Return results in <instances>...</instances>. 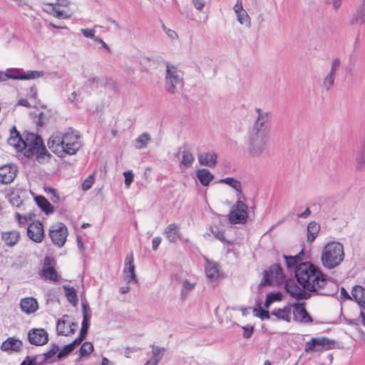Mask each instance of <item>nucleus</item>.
I'll return each instance as SVG.
<instances>
[{"label": "nucleus", "mask_w": 365, "mask_h": 365, "mask_svg": "<svg viewBox=\"0 0 365 365\" xmlns=\"http://www.w3.org/2000/svg\"><path fill=\"white\" fill-rule=\"evenodd\" d=\"M235 207L237 211H241L242 214L237 215L235 212H230L229 220L233 224H245L248 218V207L241 200V197L238 195V200L236 202Z\"/></svg>", "instance_id": "nucleus-12"}, {"label": "nucleus", "mask_w": 365, "mask_h": 365, "mask_svg": "<svg viewBox=\"0 0 365 365\" xmlns=\"http://www.w3.org/2000/svg\"><path fill=\"white\" fill-rule=\"evenodd\" d=\"M257 118L249 133L267 135L268 123L270 120V115L268 112H263L260 108L256 109Z\"/></svg>", "instance_id": "nucleus-10"}, {"label": "nucleus", "mask_w": 365, "mask_h": 365, "mask_svg": "<svg viewBox=\"0 0 365 365\" xmlns=\"http://www.w3.org/2000/svg\"><path fill=\"white\" fill-rule=\"evenodd\" d=\"M205 272L210 279H217L219 275V265L216 262L207 260Z\"/></svg>", "instance_id": "nucleus-31"}, {"label": "nucleus", "mask_w": 365, "mask_h": 365, "mask_svg": "<svg viewBox=\"0 0 365 365\" xmlns=\"http://www.w3.org/2000/svg\"><path fill=\"white\" fill-rule=\"evenodd\" d=\"M44 72L42 71H27L26 72L23 71L21 75V80H30L35 79L42 77Z\"/></svg>", "instance_id": "nucleus-47"}, {"label": "nucleus", "mask_w": 365, "mask_h": 365, "mask_svg": "<svg viewBox=\"0 0 365 365\" xmlns=\"http://www.w3.org/2000/svg\"><path fill=\"white\" fill-rule=\"evenodd\" d=\"M285 289L287 293L291 297L297 299H307L311 297V294L307 290L304 289L302 287H299L294 282L289 281L287 282L285 284Z\"/></svg>", "instance_id": "nucleus-17"}, {"label": "nucleus", "mask_w": 365, "mask_h": 365, "mask_svg": "<svg viewBox=\"0 0 365 365\" xmlns=\"http://www.w3.org/2000/svg\"><path fill=\"white\" fill-rule=\"evenodd\" d=\"M20 365H37L36 356H26V359Z\"/></svg>", "instance_id": "nucleus-59"}, {"label": "nucleus", "mask_w": 365, "mask_h": 365, "mask_svg": "<svg viewBox=\"0 0 365 365\" xmlns=\"http://www.w3.org/2000/svg\"><path fill=\"white\" fill-rule=\"evenodd\" d=\"M295 277L304 289L317 295L334 296L339 290L338 284L312 262L300 263Z\"/></svg>", "instance_id": "nucleus-1"}, {"label": "nucleus", "mask_w": 365, "mask_h": 365, "mask_svg": "<svg viewBox=\"0 0 365 365\" xmlns=\"http://www.w3.org/2000/svg\"><path fill=\"white\" fill-rule=\"evenodd\" d=\"M79 138L77 131H68L62 136H51L48 141V148L59 158L75 155L82 146Z\"/></svg>", "instance_id": "nucleus-3"}, {"label": "nucleus", "mask_w": 365, "mask_h": 365, "mask_svg": "<svg viewBox=\"0 0 365 365\" xmlns=\"http://www.w3.org/2000/svg\"><path fill=\"white\" fill-rule=\"evenodd\" d=\"M267 135L249 133L247 143V155L250 158H260L268 153Z\"/></svg>", "instance_id": "nucleus-5"}, {"label": "nucleus", "mask_w": 365, "mask_h": 365, "mask_svg": "<svg viewBox=\"0 0 365 365\" xmlns=\"http://www.w3.org/2000/svg\"><path fill=\"white\" fill-rule=\"evenodd\" d=\"M81 306L83 312V321L81 324L80 335L81 337L86 338L91 318V310L86 300L82 302Z\"/></svg>", "instance_id": "nucleus-19"}, {"label": "nucleus", "mask_w": 365, "mask_h": 365, "mask_svg": "<svg viewBox=\"0 0 365 365\" xmlns=\"http://www.w3.org/2000/svg\"><path fill=\"white\" fill-rule=\"evenodd\" d=\"M355 163L358 170H365V135L361 141V147L356 152Z\"/></svg>", "instance_id": "nucleus-28"}, {"label": "nucleus", "mask_w": 365, "mask_h": 365, "mask_svg": "<svg viewBox=\"0 0 365 365\" xmlns=\"http://www.w3.org/2000/svg\"><path fill=\"white\" fill-rule=\"evenodd\" d=\"M35 200L38 206L46 214L51 213L53 211V207L43 196H37Z\"/></svg>", "instance_id": "nucleus-37"}, {"label": "nucleus", "mask_w": 365, "mask_h": 365, "mask_svg": "<svg viewBox=\"0 0 365 365\" xmlns=\"http://www.w3.org/2000/svg\"><path fill=\"white\" fill-rule=\"evenodd\" d=\"M28 339L31 344L42 346L48 341V334L44 329H32L28 333Z\"/></svg>", "instance_id": "nucleus-15"}, {"label": "nucleus", "mask_w": 365, "mask_h": 365, "mask_svg": "<svg viewBox=\"0 0 365 365\" xmlns=\"http://www.w3.org/2000/svg\"><path fill=\"white\" fill-rule=\"evenodd\" d=\"M23 74V71L19 68H9L7 69L4 73L3 72L1 81H5L9 78L15 79V80H21V75Z\"/></svg>", "instance_id": "nucleus-38"}, {"label": "nucleus", "mask_w": 365, "mask_h": 365, "mask_svg": "<svg viewBox=\"0 0 365 365\" xmlns=\"http://www.w3.org/2000/svg\"><path fill=\"white\" fill-rule=\"evenodd\" d=\"M68 235V228L62 222H57L54 225H52L48 230V236L51 238L53 244L59 248L64 246Z\"/></svg>", "instance_id": "nucleus-8"}, {"label": "nucleus", "mask_w": 365, "mask_h": 365, "mask_svg": "<svg viewBox=\"0 0 365 365\" xmlns=\"http://www.w3.org/2000/svg\"><path fill=\"white\" fill-rule=\"evenodd\" d=\"M233 10L236 15H237L240 13H242V11H245L243 9L242 5V0H237L236 4H235L233 7Z\"/></svg>", "instance_id": "nucleus-57"}, {"label": "nucleus", "mask_w": 365, "mask_h": 365, "mask_svg": "<svg viewBox=\"0 0 365 365\" xmlns=\"http://www.w3.org/2000/svg\"><path fill=\"white\" fill-rule=\"evenodd\" d=\"M52 259L46 257L44 259V266L41 271V276L45 279H49L53 282H58L59 277L55 270L54 267L51 266Z\"/></svg>", "instance_id": "nucleus-20"}, {"label": "nucleus", "mask_w": 365, "mask_h": 365, "mask_svg": "<svg viewBox=\"0 0 365 365\" xmlns=\"http://www.w3.org/2000/svg\"><path fill=\"white\" fill-rule=\"evenodd\" d=\"M335 341L326 337L312 338L307 341L305 346V351L311 352L313 351H321L322 350H329L334 346Z\"/></svg>", "instance_id": "nucleus-11"}, {"label": "nucleus", "mask_w": 365, "mask_h": 365, "mask_svg": "<svg viewBox=\"0 0 365 365\" xmlns=\"http://www.w3.org/2000/svg\"><path fill=\"white\" fill-rule=\"evenodd\" d=\"M165 88L170 93L174 94L183 86V75L176 66L166 63Z\"/></svg>", "instance_id": "nucleus-6"}, {"label": "nucleus", "mask_w": 365, "mask_h": 365, "mask_svg": "<svg viewBox=\"0 0 365 365\" xmlns=\"http://www.w3.org/2000/svg\"><path fill=\"white\" fill-rule=\"evenodd\" d=\"M163 29L171 39H175L178 38V34L175 31L166 28L165 25H163Z\"/></svg>", "instance_id": "nucleus-60"}, {"label": "nucleus", "mask_w": 365, "mask_h": 365, "mask_svg": "<svg viewBox=\"0 0 365 365\" xmlns=\"http://www.w3.org/2000/svg\"><path fill=\"white\" fill-rule=\"evenodd\" d=\"M201 165L214 168L217 165V155L215 152H204L197 155Z\"/></svg>", "instance_id": "nucleus-21"}, {"label": "nucleus", "mask_w": 365, "mask_h": 365, "mask_svg": "<svg viewBox=\"0 0 365 365\" xmlns=\"http://www.w3.org/2000/svg\"><path fill=\"white\" fill-rule=\"evenodd\" d=\"M341 297L344 299L352 300V295H349L344 287H341L340 289Z\"/></svg>", "instance_id": "nucleus-64"}, {"label": "nucleus", "mask_w": 365, "mask_h": 365, "mask_svg": "<svg viewBox=\"0 0 365 365\" xmlns=\"http://www.w3.org/2000/svg\"><path fill=\"white\" fill-rule=\"evenodd\" d=\"M242 329H244V334L243 336L245 339H250L253 333L254 328L253 327H243Z\"/></svg>", "instance_id": "nucleus-61"}, {"label": "nucleus", "mask_w": 365, "mask_h": 365, "mask_svg": "<svg viewBox=\"0 0 365 365\" xmlns=\"http://www.w3.org/2000/svg\"><path fill=\"white\" fill-rule=\"evenodd\" d=\"M73 351V349H72L71 345L67 344L64 346L62 349H61L60 351L58 350L57 354V359L58 360L61 359L62 358L68 355Z\"/></svg>", "instance_id": "nucleus-51"}, {"label": "nucleus", "mask_w": 365, "mask_h": 365, "mask_svg": "<svg viewBox=\"0 0 365 365\" xmlns=\"http://www.w3.org/2000/svg\"><path fill=\"white\" fill-rule=\"evenodd\" d=\"M282 299V294L281 292L269 293L267 295L266 300L264 302V307L268 309L270 305L274 302H279Z\"/></svg>", "instance_id": "nucleus-43"}, {"label": "nucleus", "mask_w": 365, "mask_h": 365, "mask_svg": "<svg viewBox=\"0 0 365 365\" xmlns=\"http://www.w3.org/2000/svg\"><path fill=\"white\" fill-rule=\"evenodd\" d=\"M292 308L289 306L282 309H275L272 312V314L275 316L278 319L290 322L292 319Z\"/></svg>", "instance_id": "nucleus-29"}, {"label": "nucleus", "mask_w": 365, "mask_h": 365, "mask_svg": "<svg viewBox=\"0 0 365 365\" xmlns=\"http://www.w3.org/2000/svg\"><path fill=\"white\" fill-rule=\"evenodd\" d=\"M84 339V337H81V336L79 334V336L74 341L69 344V345H71L72 349L74 350L76 346L80 344Z\"/></svg>", "instance_id": "nucleus-63"}, {"label": "nucleus", "mask_w": 365, "mask_h": 365, "mask_svg": "<svg viewBox=\"0 0 365 365\" xmlns=\"http://www.w3.org/2000/svg\"><path fill=\"white\" fill-rule=\"evenodd\" d=\"M303 254V251H302L299 255L296 256H287V255H283V257L285 259L286 266L288 269H293L294 272L296 271L297 268L301 263V257L300 255Z\"/></svg>", "instance_id": "nucleus-35"}, {"label": "nucleus", "mask_w": 365, "mask_h": 365, "mask_svg": "<svg viewBox=\"0 0 365 365\" xmlns=\"http://www.w3.org/2000/svg\"><path fill=\"white\" fill-rule=\"evenodd\" d=\"M341 66V61L339 58H334L330 64L329 71L324 75L322 81V88L326 91H331L335 83L337 71Z\"/></svg>", "instance_id": "nucleus-9"}, {"label": "nucleus", "mask_w": 365, "mask_h": 365, "mask_svg": "<svg viewBox=\"0 0 365 365\" xmlns=\"http://www.w3.org/2000/svg\"><path fill=\"white\" fill-rule=\"evenodd\" d=\"M182 155L181 165L185 168H190L195 160L193 155L189 150H183Z\"/></svg>", "instance_id": "nucleus-42"}, {"label": "nucleus", "mask_w": 365, "mask_h": 365, "mask_svg": "<svg viewBox=\"0 0 365 365\" xmlns=\"http://www.w3.org/2000/svg\"><path fill=\"white\" fill-rule=\"evenodd\" d=\"M284 279L281 266L278 264L272 265L269 270L264 271L263 281L259 284V287H263L266 284L270 286H277L282 284Z\"/></svg>", "instance_id": "nucleus-7"}, {"label": "nucleus", "mask_w": 365, "mask_h": 365, "mask_svg": "<svg viewBox=\"0 0 365 365\" xmlns=\"http://www.w3.org/2000/svg\"><path fill=\"white\" fill-rule=\"evenodd\" d=\"M22 341L14 337H9L1 345L3 351H19L22 348Z\"/></svg>", "instance_id": "nucleus-22"}, {"label": "nucleus", "mask_w": 365, "mask_h": 365, "mask_svg": "<svg viewBox=\"0 0 365 365\" xmlns=\"http://www.w3.org/2000/svg\"><path fill=\"white\" fill-rule=\"evenodd\" d=\"M8 143L15 148L16 151L26 150L25 155L28 158L36 155V160L40 163L47 161L51 156L40 136L34 133H27L26 138L23 139L15 126H13L10 130Z\"/></svg>", "instance_id": "nucleus-2"}, {"label": "nucleus", "mask_w": 365, "mask_h": 365, "mask_svg": "<svg viewBox=\"0 0 365 365\" xmlns=\"http://www.w3.org/2000/svg\"><path fill=\"white\" fill-rule=\"evenodd\" d=\"M82 34L86 38H91L95 41V38L97 37L95 36V31L93 29H81Z\"/></svg>", "instance_id": "nucleus-56"}, {"label": "nucleus", "mask_w": 365, "mask_h": 365, "mask_svg": "<svg viewBox=\"0 0 365 365\" xmlns=\"http://www.w3.org/2000/svg\"><path fill=\"white\" fill-rule=\"evenodd\" d=\"M161 242V238L160 237H155L152 240V247L154 250H158Z\"/></svg>", "instance_id": "nucleus-62"}, {"label": "nucleus", "mask_w": 365, "mask_h": 365, "mask_svg": "<svg viewBox=\"0 0 365 365\" xmlns=\"http://www.w3.org/2000/svg\"><path fill=\"white\" fill-rule=\"evenodd\" d=\"M20 307L23 312L30 314L34 313L38 309V304L35 298L26 297L21 300Z\"/></svg>", "instance_id": "nucleus-23"}, {"label": "nucleus", "mask_w": 365, "mask_h": 365, "mask_svg": "<svg viewBox=\"0 0 365 365\" xmlns=\"http://www.w3.org/2000/svg\"><path fill=\"white\" fill-rule=\"evenodd\" d=\"M1 239L9 247H14L20 239V232L17 230L3 232Z\"/></svg>", "instance_id": "nucleus-26"}, {"label": "nucleus", "mask_w": 365, "mask_h": 365, "mask_svg": "<svg viewBox=\"0 0 365 365\" xmlns=\"http://www.w3.org/2000/svg\"><path fill=\"white\" fill-rule=\"evenodd\" d=\"M255 315L262 320L269 319L270 318V313L269 311L264 309L260 305L258 307L255 308L253 310Z\"/></svg>", "instance_id": "nucleus-49"}, {"label": "nucleus", "mask_w": 365, "mask_h": 365, "mask_svg": "<svg viewBox=\"0 0 365 365\" xmlns=\"http://www.w3.org/2000/svg\"><path fill=\"white\" fill-rule=\"evenodd\" d=\"M164 235L170 242H175L180 237V228L175 223L169 225L164 230Z\"/></svg>", "instance_id": "nucleus-27"}, {"label": "nucleus", "mask_w": 365, "mask_h": 365, "mask_svg": "<svg viewBox=\"0 0 365 365\" xmlns=\"http://www.w3.org/2000/svg\"><path fill=\"white\" fill-rule=\"evenodd\" d=\"M320 230V225L316 222H311L307 225V242L312 243Z\"/></svg>", "instance_id": "nucleus-33"}, {"label": "nucleus", "mask_w": 365, "mask_h": 365, "mask_svg": "<svg viewBox=\"0 0 365 365\" xmlns=\"http://www.w3.org/2000/svg\"><path fill=\"white\" fill-rule=\"evenodd\" d=\"M236 16L240 24L244 25L247 28L251 27V18L246 11L238 14Z\"/></svg>", "instance_id": "nucleus-44"}, {"label": "nucleus", "mask_w": 365, "mask_h": 365, "mask_svg": "<svg viewBox=\"0 0 365 365\" xmlns=\"http://www.w3.org/2000/svg\"><path fill=\"white\" fill-rule=\"evenodd\" d=\"M151 138L148 133H143L138 136L135 140V147L137 149H143L147 147Z\"/></svg>", "instance_id": "nucleus-39"}, {"label": "nucleus", "mask_w": 365, "mask_h": 365, "mask_svg": "<svg viewBox=\"0 0 365 365\" xmlns=\"http://www.w3.org/2000/svg\"><path fill=\"white\" fill-rule=\"evenodd\" d=\"M94 182V176L93 175H90L88 176L83 182L81 185V187L83 190H89Z\"/></svg>", "instance_id": "nucleus-52"}, {"label": "nucleus", "mask_w": 365, "mask_h": 365, "mask_svg": "<svg viewBox=\"0 0 365 365\" xmlns=\"http://www.w3.org/2000/svg\"><path fill=\"white\" fill-rule=\"evenodd\" d=\"M88 86L93 89L106 87L117 91L118 88V83L115 81L105 76L91 77L88 80Z\"/></svg>", "instance_id": "nucleus-13"}, {"label": "nucleus", "mask_w": 365, "mask_h": 365, "mask_svg": "<svg viewBox=\"0 0 365 365\" xmlns=\"http://www.w3.org/2000/svg\"><path fill=\"white\" fill-rule=\"evenodd\" d=\"M351 24H365V0H363L360 7L354 14L351 20Z\"/></svg>", "instance_id": "nucleus-30"}, {"label": "nucleus", "mask_w": 365, "mask_h": 365, "mask_svg": "<svg viewBox=\"0 0 365 365\" xmlns=\"http://www.w3.org/2000/svg\"><path fill=\"white\" fill-rule=\"evenodd\" d=\"M51 14L58 19H69L71 15L67 14L64 11L57 9L55 6L52 7Z\"/></svg>", "instance_id": "nucleus-50"}, {"label": "nucleus", "mask_w": 365, "mask_h": 365, "mask_svg": "<svg viewBox=\"0 0 365 365\" xmlns=\"http://www.w3.org/2000/svg\"><path fill=\"white\" fill-rule=\"evenodd\" d=\"M152 348V357L153 360L156 361L157 362H160V361L162 359L163 354L165 351V349L163 347H159L155 345L151 346Z\"/></svg>", "instance_id": "nucleus-45"}, {"label": "nucleus", "mask_w": 365, "mask_h": 365, "mask_svg": "<svg viewBox=\"0 0 365 365\" xmlns=\"http://www.w3.org/2000/svg\"><path fill=\"white\" fill-rule=\"evenodd\" d=\"M352 299L354 300L362 309H365V288L360 285H355L351 292Z\"/></svg>", "instance_id": "nucleus-25"}, {"label": "nucleus", "mask_w": 365, "mask_h": 365, "mask_svg": "<svg viewBox=\"0 0 365 365\" xmlns=\"http://www.w3.org/2000/svg\"><path fill=\"white\" fill-rule=\"evenodd\" d=\"M93 351V345L91 342L86 341L84 342L80 349L79 354L81 357H84L89 355Z\"/></svg>", "instance_id": "nucleus-48"}, {"label": "nucleus", "mask_w": 365, "mask_h": 365, "mask_svg": "<svg viewBox=\"0 0 365 365\" xmlns=\"http://www.w3.org/2000/svg\"><path fill=\"white\" fill-rule=\"evenodd\" d=\"M211 232L216 239L219 240L220 241H221L222 242H227L226 241V239L225 238L224 232L222 231H220L218 230H214L212 228Z\"/></svg>", "instance_id": "nucleus-55"}, {"label": "nucleus", "mask_w": 365, "mask_h": 365, "mask_svg": "<svg viewBox=\"0 0 365 365\" xmlns=\"http://www.w3.org/2000/svg\"><path fill=\"white\" fill-rule=\"evenodd\" d=\"M221 182L226 183L234 188L236 191L239 192V195L242 194V186L240 181L232 178H227L225 179H222L220 180Z\"/></svg>", "instance_id": "nucleus-46"}, {"label": "nucleus", "mask_w": 365, "mask_h": 365, "mask_svg": "<svg viewBox=\"0 0 365 365\" xmlns=\"http://www.w3.org/2000/svg\"><path fill=\"white\" fill-rule=\"evenodd\" d=\"M133 261V255L131 252L128 254L125 257V267L123 269V272L125 274V280L128 283H136L138 282L137 276L135 272V265Z\"/></svg>", "instance_id": "nucleus-18"}, {"label": "nucleus", "mask_w": 365, "mask_h": 365, "mask_svg": "<svg viewBox=\"0 0 365 365\" xmlns=\"http://www.w3.org/2000/svg\"><path fill=\"white\" fill-rule=\"evenodd\" d=\"M125 177V185L127 187H130V184L133 181L134 175L131 170H128L123 173Z\"/></svg>", "instance_id": "nucleus-53"}, {"label": "nucleus", "mask_w": 365, "mask_h": 365, "mask_svg": "<svg viewBox=\"0 0 365 365\" xmlns=\"http://www.w3.org/2000/svg\"><path fill=\"white\" fill-rule=\"evenodd\" d=\"M8 168L6 167L0 169V182L3 184L11 183L15 178V173L14 172L6 173Z\"/></svg>", "instance_id": "nucleus-40"}, {"label": "nucleus", "mask_w": 365, "mask_h": 365, "mask_svg": "<svg viewBox=\"0 0 365 365\" xmlns=\"http://www.w3.org/2000/svg\"><path fill=\"white\" fill-rule=\"evenodd\" d=\"M27 235L33 242H41L45 237L43 224L39 220L31 223L27 228Z\"/></svg>", "instance_id": "nucleus-14"}, {"label": "nucleus", "mask_w": 365, "mask_h": 365, "mask_svg": "<svg viewBox=\"0 0 365 365\" xmlns=\"http://www.w3.org/2000/svg\"><path fill=\"white\" fill-rule=\"evenodd\" d=\"M63 288L67 300L73 306H76L78 304V298L76 289L69 285H63Z\"/></svg>", "instance_id": "nucleus-36"}, {"label": "nucleus", "mask_w": 365, "mask_h": 365, "mask_svg": "<svg viewBox=\"0 0 365 365\" xmlns=\"http://www.w3.org/2000/svg\"><path fill=\"white\" fill-rule=\"evenodd\" d=\"M344 257L343 245L339 242L331 241L324 246L320 259L324 267L332 269L341 264Z\"/></svg>", "instance_id": "nucleus-4"}, {"label": "nucleus", "mask_w": 365, "mask_h": 365, "mask_svg": "<svg viewBox=\"0 0 365 365\" xmlns=\"http://www.w3.org/2000/svg\"><path fill=\"white\" fill-rule=\"evenodd\" d=\"M16 220L18 221L19 225H25L27 223L29 220L31 219L30 216L29 215H21L19 212H16L15 215Z\"/></svg>", "instance_id": "nucleus-54"}, {"label": "nucleus", "mask_w": 365, "mask_h": 365, "mask_svg": "<svg viewBox=\"0 0 365 365\" xmlns=\"http://www.w3.org/2000/svg\"><path fill=\"white\" fill-rule=\"evenodd\" d=\"M294 309L292 312L293 319L294 321L307 324L312 322L313 319L305 309L304 303H295L292 305Z\"/></svg>", "instance_id": "nucleus-16"}, {"label": "nucleus", "mask_w": 365, "mask_h": 365, "mask_svg": "<svg viewBox=\"0 0 365 365\" xmlns=\"http://www.w3.org/2000/svg\"><path fill=\"white\" fill-rule=\"evenodd\" d=\"M196 176L204 186H207L214 178L213 175L208 170L204 168L198 170Z\"/></svg>", "instance_id": "nucleus-32"}, {"label": "nucleus", "mask_w": 365, "mask_h": 365, "mask_svg": "<svg viewBox=\"0 0 365 365\" xmlns=\"http://www.w3.org/2000/svg\"><path fill=\"white\" fill-rule=\"evenodd\" d=\"M58 351V346L52 344L51 349L43 354V361L51 363L54 360L53 357Z\"/></svg>", "instance_id": "nucleus-41"}, {"label": "nucleus", "mask_w": 365, "mask_h": 365, "mask_svg": "<svg viewBox=\"0 0 365 365\" xmlns=\"http://www.w3.org/2000/svg\"><path fill=\"white\" fill-rule=\"evenodd\" d=\"M196 282H191L188 279H183L182 282V289L180 291V299L184 301L190 292L195 287Z\"/></svg>", "instance_id": "nucleus-34"}, {"label": "nucleus", "mask_w": 365, "mask_h": 365, "mask_svg": "<svg viewBox=\"0 0 365 365\" xmlns=\"http://www.w3.org/2000/svg\"><path fill=\"white\" fill-rule=\"evenodd\" d=\"M68 316L65 314L56 323V332L58 335L68 336L75 332L74 329H68Z\"/></svg>", "instance_id": "nucleus-24"}, {"label": "nucleus", "mask_w": 365, "mask_h": 365, "mask_svg": "<svg viewBox=\"0 0 365 365\" xmlns=\"http://www.w3.org/2000/svg\"><path fill=\"white\" fill-rule=\"evenodd\" d=\"M192 3L194 7L198 11H202L205 6L204 0H192Z\"/></svg>", "instance_id": "nucleus-58"}]
</instances>
